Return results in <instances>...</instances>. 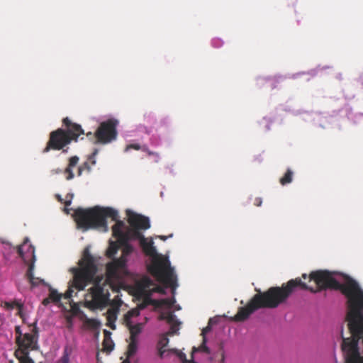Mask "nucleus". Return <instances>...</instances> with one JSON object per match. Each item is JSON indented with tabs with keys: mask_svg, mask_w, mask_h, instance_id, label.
<instances>
[{
	"mask_svg": "<svg viewBox=\"0 0 363 363\" xmlns=\"http://www.w3.org/2000/svg\"><path fill=\"white\" fill-rule=\"evenodd\" d=\"M124 259L113 260L106 265V278L96 277L98 271L97 260L91 255L88 247L85 248L82 259L79 261V267L70 269L73 278L69 281V286L65 293V298L69 299L73 296L74 290L83 291L90 283L93 286L89 289L91 300L86 301V306L92 308H102L110 303L109 289L114 282L119 281L121 274L125 272Z\"/></svg>",
	"mask_w": 363,
	"mask_h": 363,
	"instance_id": "obj_1",
	"label": "nucleus"
},
{
	"mask_svg": "<svg viewBox=\"0 0 363 363\" xmlns=\"http://www.w3.org/2000/svg\"><path fill=\"white\" fill-rule=\"evenodd\" d=\"M344 283H340L333 276V273L328 271H315L309 275V281H313L317 288L308 286L301 278L291 279L281 286H286L291 281H294V286L292 287L289 296L297 289L309 290L312 293H317L323 289H331L340 290L347 298V313L345 320L347 322L350 334L357 333L363 328V290L359 284L352 278L344 276Z\"/></svg>",
	"mask_w": 363,
	"mask_h": 363,
	"instance_id": "obj_2",
	"label": "nucleus"
},
{
	"mask_svg": "<svg viewBox=\"0 0 363 363\" xmlns=\"http://www.w3.org/2000/svg\"><path fill=\"white\" fill-rule=\"evenodd\" d=\"M74 216L78 228L84 231L89 229H98L107 232L108 228L106 218H111L116 222L112 227V232L118 242L125 244L129 240V233L123 231L124 222L118 219V211L112 208L99 206L86 209L79 208L75 210Z\"/></svg>",
	"mask_w": 363,
	"mask_h": 363,
	"instance_id": "obj_3",
	"label": "nucleus"
},
{
	"mask_svg": "<svg viewBox=\"0 0 363 363\" xmlns=\"http://www.w3.org/2000/svg\"><path fill=\"white\" fill-rule=\"evenodd\" d=\"M293 286L294 284V281H291L286 286H272L263 292L256 289L257 293L252 296L245 306L238 308L234 320L242 322L247 320L258 309L277 308L286 301Z\"/></svg>",
	"mask_w": 363,
	"mask_h": 363,
	"instance_id": "obj_4",
	"label": "nucleus"
},
{
	"mask_svg": "<svg viewBox=\"0 0 363 363\" xmlns=\"http://www.w3.org/2000/svg\"><path fill=\"white\" fill-rule=\"evenodd\" d=\"M66 129L58 128L50 133V138L43 152L46 153L50 150H60L70 144L72 141H77L79 135H84V131L82 126L72 123L67 117L62 120Z\"/></svg>",
	"mask_w": 363,
	"mask_h": 363,
	"instance_id": "obj_5",
	"label": "nucleus"
},
{
	"mask_svg": "<svg viewBox=\"0 0 363 363\" xmlns=\"http://www.w3.org/2000/svg\"><path fill=\"white\" fill-rule=\"evenodd\" d=\"M342 350L345 354L346 363H363V327L358 332L351 333V337L344 338L342 330Z\"/></svg>",
	"mask_w": 363,
	"mask_h": 363,
	"instance_id": "obj_6",
	"label": "nucleus"
},
{
	"mask_svg": "<svg viewBox=\"0 0 363 363\" xmlns=\"http://www.w3.org/2000/svg\"><path fill=\"white\" fill-rule=\"evenodd\" d=\"M150 272L157 280L167 286L175 289L177 286V277L174 269L167 259H161L153 263L149 268Z\"/></svg>",
	"mask_w": 363,
	"mask_h": 363,
	"instance_id": "obj_7",
	"label": "nucleus"
},
{
	"mask_svg": "<svg viewBox=\"0 0 363 363\" xmlns=\"http://www.w3.org/2000/svg\"><path fill=\"white\" fill-rule=\"evenodd\" d=\"M29 240L26 238L22 245L18 247V253L23 262L28 265L26 277L32 286L36 285V281H43L38 278L34 277V262L35 261V248L31 245H28Z\"/></svg>",
	"mask_w": 363,
	"mask_h": 363,
	"instance_id": "obj_8",
	"label": "nucleus"
},
{
	"mask_svg": "<svg viewBox=\"0 0 363 363\" xmlns=\"http://www.w3.org/2000/svg\"><path fill=\"white\" fill-rule=\"evenodd\" d=\"M118 121L108 119L100 123L96 130V138L100 144H107L117 138Z\"/></svg>",
	"mask_w": 363,
	"mask_h": 363,
	"instance_id": "obj_9",
	"label": "nucleus"
},
{
	"mask_svg": "<svg viewBox=\"0 0 363 363\" xmlns=\"http://www.w3.org/2000/svg\"><path fill=\"white\" fill-rule=\"evenodd\" d=\"M37 329L36 328L33 329L31 333H26L24 335L19 333V335L16 336V340L18 346V349L16 350L15 355H19L20 353L28 352L36 348L37 345Z\"/></svg>",
	"mask_w": 363,
	"mask_h": 363,
	"instance_id": "obj_10",
	"label": "nucleus"
},
{
	"mask_svg": "<svg viewBox=\"0 0 363 363\" xmlns=\"http://www.w3.org/2000/svg\"><path fill=\"white\" fill-rule=\"evenodd\" d=\"M139 315V311L136 309L128 311L123 317V323L130 332V338L138 339V335L142 332L143 323L133 324L131 319Z\"/></svg>",
	"mask_w": 363,
	"mask_h": 363,
	"instance_id": "obj_11",
	"label": "nucleus"
},
{
	"mask_svg": "<svg viewBox=\"0 0 363 363\" xmlns=\"http://www.w3.org/2000/svg\"><path fill=\"white\" fill-rule=\"evenodd\" d=\"M126 213L128 216V221L132 228L145 230L150 228L149 218L133 213L130 210H128Z\"/></svg>",
	"mask_w": 363,
	"mask_h": 363,
	"instance_id": "obj_12",
	"label": "nucleus"
},
{
	"mask_svg": "<svg viewBox=\"0 0 363 363\" xmlns=\"http://www.w3.org/2000/svg\"><path fill=\"white\" fill-rule=\"evenodd\" d=\"M169 342V340L168 338V335L165 333L161 335L156 345L157 354L160 359H163L164 357L168 356L171 352H177V349H166Z\"/></svg>",
	"mask_w": 363,
	"mask_h": 363,
	"instance_id": "obj_13",
	"label": "nucleus"
},
{
	"mask_svg": "<svg viewBox=\"0 0 363 363\" xmlns=\"http://www.w3.org/2000/svg\"><path fill=\"white\" fill-rule=\"evenodd\" d=\"M79 160V158L77 156H72L69 159L68 165L63 171L67 180H71L74 178V174L72 169L78 164Z\"/></svg>",
	"mask_w": 363,
	"mask_h": 363,
	"instance_id": "obj_14",
	"label": "nucleus"
},
{
	"mask_svg": "<svg viewBox=\"0 0 363 363\" xmlns=\"http://www.w3.org/2000/svg\"><path fill=\"white\" fill-rule=\"evenodd\" d=\"M118 313V311L114 308H110L106 312V325L108 326L112 330L116 329L115 322L117 319Z\"/></svg>",
	"mask_w": 363,
	"mask_h": 363,
	"instance_id": "obj_15",
	"label": "nucleus"
},
{
	"mask_svg": "<svg viewBox=\"0 0 363 363\" xmlns=\"http://www.w3.org/2000/svg\"><path fill=\"white\" fill-rule=\"evenodd\" d=\"M140 245L146 255L150 256H154L156 255L157 251L153 246V242L152 240L147 242L145 238H143L142 241L140 242Z\"/></svg>",
	"mask_w": 363,
	"mask_h": 363,
	"instance_id": "obj_16",
	"label": "nucleus"
},
{
	"mask_svg": "<svg viewBox=\"0 0 363 363\" xmlns=\"http://www.w3.org/2000/svg\"><path fill=\"white\" fill-rule=\"evenodd\" d=\"M129 344L128 346V350L125 353L127 358H130L131 357L134 356L135 353L138 351V339H133V338H129Z\"/></svg>",
	"mask_w": 363,
	"mask_h": 363,
	"instance_id": "obj_17",
	"label": "nucleus"
},
{
	"mask_svg": "<svg viewBox=\"0 0 363 363\" xmlns=\"http://www.w3.org/2000/svg\"><path fill=\"white\" fill-rule=\"evenodd\" d=\"M128 242H127L125 244H120L121 245L123 246V256L121 257L118 259H122V258L124 259L125 260V264H126L125 256L128 255L133 251V247L130 245H128ZM116 259H114L113 260H116ZM126 274H127V270H126V266L125 265V272L121 274V278H123V277Z\"/></svg>",
	"mask_w": 363,
	"mask_h": 363,
	"instance_id": "obj_18",
	"label": "nucleus"
},
{
	"mask_svg": "<svg viewBox=\"0 0 363 363\" xmlns=\"http://www.w3.org/2000/svg\"><path fill=\"white\" fill-rule=\"evenodd\" d=\"M49 296L48 298L52 301L53 303H58L62 296L65 297V294L62 295V294H59L57 290L50 288L49 289Z\"/></svg>",
	"mask_w": 363,
	"mask_h": 363,
	"instance_id": "obj_19",
	"label": "nucleus"
},
{
	"mask_svg": "<svg viewBox=\"0 0 363 363\" xmlns=\"http://www.w3.org/2000/svg\"><path fill=\"white\" fill-rule=\"evenodd\" d=\"M294 172L290 169H288L284 175L280 178L279 182L281 185H286L292 182Z\"/></svg>",
	"mask_w": 363,
	"mask_h": 363,
	"instance_id": "obj_20",
	"label": "nucleus"
},
{
	"mask_svg": "<svg viewBox=\"0 0 363 363\" xmlns=\"http://www.w3.org/2000/svg\"><path fill=\"white\" fill-rule=\"evenodd\" d=\"M118 244L116 242H111L106 250V256L109 258L114 257L118 250Z\"/></svg>",
	"mask_w": 363,
	"mask_h": 363,
	"instance_id": "obj_21",
	"label": "nucleus"
},
{
	"mask_svg": "<svg viewBox=\"0 0 363 363\" xmlns=\"http://www.w3.org/2000/svg\"><path fill=\"white\" fill-rule=\"evenodd\" d=\"M140 229L138 228H132L128 230L127 233H129V240L130 238L138 239L140 240V242L142 241V238H145L141 232H140Z\"/></svg>",
	"mask_w": 363,
	"mask_h": 363,
	"instance_id": "obj_22",
	"label": "nucleus"
},
{
	"mask_svg": "<svg viewBox=\"0 0 363 363\" xmlns=\"http://www.w3.org/2000/svg\"><path fill=\"white\" fill-rule=\"evenodd\" d=\"M160 319L165 320L167 322V323H169V325L173 324L176 322H178V320L176 318V315L171 312H169L167 314H162L160 316Z\"/></svg>",
	"mask_w": 363,
	"mask_h": 363,
	"instance_id": "obj_23",
	"label": "nucleus"
},
{
	"mask_svg": "<svg viewBox=\"0 0 363 363\" xmlns=\"http://www.w3.org/2000/svg\"><path fill=\"white\" fill-rule=\"evenodd\" d=\"M198 351L204 352L207 354L210 353L209 348L206 345V337H203V342L199 347H198V348H196L195 347H193L192 353H191V359H194V357H193L194 353L195 352H198Z\"/></svg>",
	"mask_w": 363,
	"mask_h": 363,
	"instance_id": "obj_24",
	"label": "nucleus"
},
{
	"mask_svg": "<svg viewBox=\"0 0 363 363\" xmlns=\"http://www.w3.org/2000/svg\"><path fill=\"white\" fill-rule=\"evenodd\" d=\"M28 352L20 353L19 355H16L20 363H34L33 359L29 357Z\"/></svg>",
	"mask_w": 363,
	"mask_h": 363,
	"instance_id": "obj_25",
	"label": "nucleus"
},
{
	"mask_svg": "<svg viewBox=\"0 0 363 363\" xmlns=\"http://www.w3.org/2000/svg\"><path fill=\"white\" fill-rule=\"evenodd\" d=\"M179 324H180V323L179 321L176 322L173 324H170L169 330L168 332H167L165 334H167L168 336H172L174 334H177L179 329Z\"/></svg>",
	"mask_w": 363,
	"mask_h": 363,
	"instance_id": "obj_26",
	"label": "nucleus"
},
{
	"mask_svg": "<svg viewBox=\"0 0 363 363\" xmlns=\"http://www.w3.org/2000/svg\"><path fill=\"white\" fill-rule=\"evenodd\" d=\"M56 198L58 201L60 203H64L65 206H69L72 203V199L73 198V194H67L66 198L67 200L64 201L63 199L61 197L60 195L57 194Z\"/></svg>",
	"mask_w": 363,
	"mask_h": 363,
	"instance_id": "obj_27",
	"label": "nucleus"
},
{
	"mask_svg": "<svg viewBox=\"0 0 363 363\" xmlns=\"http://www.w3.org/2000/svg\"><path fill=\"white\" fill-rule=\"evenodd\" d=\"M103 346L106 351L111 352L113 349L114 344L111 340L109 341L108 339H104Z\"/></svg>",
	"mask_w": 363,
	"mask_h": 363,
	"instance_id": "obj_28",
	"label": "nucleus"
},
{
	"mask_svg": "<svg viewBox=\"0 0 363 363\" xmlns=\"http://www.w3.org/2000/svg\"><path fill=\"white\" fill-rule=\"evenodd\" d=\"M86 323L90 328L94 329H96L100 326V322L96 319H88Z\"/></svg>",
	"mask_w": 363,
	"mask_h": 363,
	"instance_id": "obj_29",
	"label": "nucleus"
},
{
	"mask_svg": "<svg viewBox=\"0 0 363 363\" xmlns=\"http://www.w3.org/2000/svg\"><path fill=\"white\" fill-rule=\"evenodd\" d=\"M87 138L91 141L94 144H98L99 142L97 140L96 138V131L94 133H92L91 132H89L86 134Z\"/></svg>",
	"mask_w": 363,
	"mask_h": 363,
	"instance_id": "obj_30",
	"label": "nucleus"
},
{
	"mask_svg": "<svg viewBox=\"0 0 363 363\" xmlns=\"http://www.w3.org/2000/svg\"><path fill=\"white\" fill-rule=\"evenodd\" d=\"M174 354H176L178 357L179 358V359L183 362V363H187L189 362L187 359H186V354L184 353H183L181 351H179L177 350V352H173Z\"/></svg>",
	"mask_w": 363,
	"mask_h": 363,
	"instance_id": "obj_31",
	"label": "nucleus"
},
{
	"mask_svg": "<svg viewBox=\"0 0 363 363\" xmlns=\"http://www.w3.org/2000/svg\"><path fill=\"white\" fill-rule=\"evenodd\" d=\"M141 150H143V152H145L147 153L148 155H154L157 157V159H158L159 157V155L157 152H152L150 151L148 147L146 146V145H143L142 147H141Z\"/></svg>",
	"mask_w": 363,
	"mask_h": 363,
	"instance_id": "obj_32",
	"label": "nucleus"
},
{
	"mask_svg": "<svg viewBox=\"0 0 363 363\" xmlns=\"http://www.w3.org/2000/svg\"><path fill=\"white\" fill-rule=\"evenodd\" d=\"M141 147H142V146H140L139 144H130L125 147V151L127 152V151L130 150V149L139 150H141Z\"/></svg>",
	"mask_w": 363,
	"mask_h": 363,
	"instance_id": "obj_33",
	"label": "nucleus"
},
{
	"mask_svg": "<svg viewBox=\"0 0 363 363\" xmlns=\"http://www.w3.org/2000/svg\"><path fill=\"white\" fill-rule=\"evenodd\" d=\"M97 154H98V150L95 149L94 150V152H92V154L89 157L88 160L91 162L92 165H94L96 164V160H95L94 157H96V155Z\"/></svg>",
	"mask_w": 363,
	"mask_h": 363,
	"instance_id": "obj_34",
	"label": "nucleus"
},
{
	"mask_svg": "<svg viewBox=\"0 0 363 363\" xmlns=\"http://www.w3.org/2000/svg\"><path fill=\"white\" fill-rule=\"evenodd\" d=\"M81 167H83L84 170H86L89 172L91 171V165L89 164V162H84Z\"/></svg>",
	"mask_w": 363,
	"mask_h": 363,
	"instance_id": "obj_35",
	"label": "nucleus"
},
{
	"mask_svg": "<svg viewBox=\"0 0 363 363\" xmlns=\"http://www.w3.org/2000/svg\"><path fill=\"white\" fill-rule=\"evenodd\" d=\"M160 304L161 305H167V306H171L172 305V303L170 302V301L169 299H162L160 301Z\"/></svg>",
	"mask_w": 363,
	"mask_h": 363,
	"instance_id": "obj_36",
	"label": "nucleus"
},
{
	"mask_svg": "<svg viewBox=\"0 0 363 363\" xmlns=\"http://www.w3.org/2000/svg\"><path fill=\"white\" fill-rule=\"evenodd\" d=\"M155 291L162 294H165L164 289L162 286H157Z\"/></svg>",
	"mask_w": 363,
	"mask_h": 363,
	"instance_id": "obj_37",
	"label": "nucleus"
},
{
	"mask_svg": "<svg viewBox=\"0 0 363 363\" xmlns=\"http://www.w3.org/2000/svg\"><path fill=\"white\" fill-rule=\"evenodd\" d=\"M254 204L257 206H260L262 204V199L260 198H256Z\"/></svg>",
	"mask_w": 363,
	"mask_h": 363,
	"instance_id": "obj_38",
	"label": "nucleus"
},
{
	"mask_svg": "<svg viewBox=\"0 0 363 363\" xmlns=\"http://www.w3.org/2000/svg\"><path fill=\"white\" fill-rule=\"evenodd\" d=\"M50 302H52V301L48 298H45L43 299L42 303L44 305V306H48Z\"/></svg>",
	"mask_w": 363,
	"mask_h": 363,
	"instance_id": "obj_39",
	"label": "nucleus"
},
{
	"mask_svg": "<svg viewBox=\"0 0 363 363\" xmlns=\"http://www.w3.org/2000/svg\"><path fill=\"white\" fill-rule=\"evenodd\" d=\"M211 330V326L208 325L202 330V335L205 337V334Z\"/></svg>",
	"mask_w": 363,
	"mask_h": 363,
	"instance_id": "obj_40",
	"label": "nucleus"
},
{
	"mask_svg": "<svg viewBox=\"0 0 363 363\" xmlns=\"http://www.w3.org/2000/svg\"><path fill=\"white\" fill-rule=\"evenodd\" d=\"M84 171L83 167L79 166L77 170V176L80 177Z\"/></svg>",
	"mask_w": 363,
	"mask_h": 363,
	"instance_id": "obj_41",
	"label": "nucleus"
},
{
	"mask_svg": "<svg viewBox=\"0 0 363 363\" xmlns=\"http://www.w3.org/2000/svg\"><path fill=\"white\" fill-rule=\"evenodd\" d=\"M104 333L105 335V339H107V337L111 335V333L106 330H104Z\"/></svg>",
	"mask_w": 363,
	"mask_h": 363,
	"instance_id": "obj_42",
	"label": "nucleus"
},
{
	"mask_svg": "<svg viewBox=\"0 0 363 363\" xmlns=\"http://www.w3.org/2000/svg\"><path fill=\"white\" fill-rule=\"evenodd\" d=\"M15 330H16V333L17 336L19 335V333H21L20 327H18V326L16 327Z\"/></svg>",
	"mask_w": 363,
	"mask_h": 363,
	"instance_id": "obj_43",
	"label": "nucleus"
},
{
	"mask_svg": "<svg viewBox=\"0 0 363 363\" xmlns=\"http://www.w3.org/2000/svg\"><path fill=\"white\" fill-rule=\"evenodd\" d=\"M159 238H160V239H161L164 241H165L167 239V237L164 236V235H160Z\"/></svg>",
	"mask_w": 363,
	"mask_h": 363,
	"instance_id": "obj_44",
	"label": "nucleus"
},
{
	"mask_svg": "<svg viewBox=\"0 0 363 363\" xmlns=\"http://www.w3.org/2000/svg\"><path fill=\"white\" fill-rule=\"evenodd\" d=\"M224 353L222 352L221 353V362L220 363H224Z\"/></svg>",
	"mask_w": 363,
	"mask_h": 363,
	"instance_id": "obj_45",
	"label": "nucleus"
},
{
	"mask_svg": "<svg viewBox=\"0 0 363 363\" xmlns=\"http://www.w3.org/2000/svg\"><path fill=\"white\" fill-rule=\"evenodd\" d=\"M128 359L129 358H127L126 359L123 360L121 363H130Z\"/></svg>",
	"mask_w": 363,
	"mask_h": 363,
	"instance_id": "obj_46",
	"label": "nucleus"
},
{
	"mask_svg": "<svg viewBox=\"0 0 363 363\" xmlns=\"http://www.w3.org/2000/svg\"><path fill=\"white\" fill-rule=\"evenodd\" d=\"M302 278H303V279H306V278H307V275H306V274H302Z\"/></svg>",
	"mask_w": 363,
	"mask_h": 363,
	"instance_id": "obj_47",
	"label": "nucleus"
},
{
	"mask_svg": "<svg viewBox=\"0 0 363 363\" xmlns=\"http://www.w3.org/2000/svg\"><path fill=\"white\" fill-rule=\"evenodd\" d=\"M55 172H56V173H57V174H58V173H61V172H62V170L58 169H57V170L55 171Z\"/></svg>",
	"mask_w": 363,
	"mask_h": 363,
	"instance_id": "obj_48",
	"label": "nucleus"
},
{
	"mask_svg": "<svg viewBox=\"0 0 363 363\" xmlns=\"http://www.w3.org/2000/svg\"><path fill=\"white\" fill-rule=\"evenodd\" d=\"M65 211L67 212V213H69V210H68V209H66V208H65Z\"/></svg>",
	"mask_w": 363,
	"mask_h": 363,
	"instance_id": "obj_49",
	"label": "nucleus"
},
{
	"mask_svg": "<svg viewBox=\"0 0 363 363\" xmlns=\"http://www.w3.org/2000/svg\"><path fill=\"white\" fill-rule=\"evenodd\" d=\"M146 281L149 283V282H150V279H146Z\"/></svg>",
	"mask_w": 363,
	"mask_h": 363,
	"instance_id": "obj_50",
	"label": "nucleus"
}]
</instances>
